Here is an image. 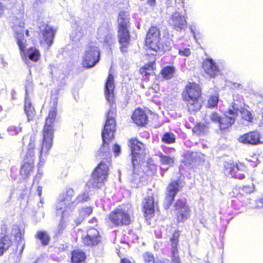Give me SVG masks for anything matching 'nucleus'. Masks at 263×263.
Here are the masks:
<instances>
[{"label": "nucleus", "mask_w": 263, "mask_h": 263, "mask_svg": "<svg viewBox=\"0 0 263 263\" xmlns=\"http://www.w3.org/2000/svg\"><path fill=\"white\" fill-rule=\"evenodd\" d=\"M114 78L112 74L109 73L105 86V95L107 101L110 103V108L107 112L106 120L102 132L103 144L100 149L96 153L97 159L102 160L92 172L91 178L87 183L88 187L100 189L107 180L109 174L110 154L108 144L112 140L115 131L116 110L113 106L114 100Z\"/></svg>", "instance_id": "1"}, {"label": "nucleus", "mask_w": 263, "mask_h": 263, "mask_svg": "<svg viewBox=\"0 0 263 263\" xmlns=\"http://www.w3.org/2000/svg\"><path fill=\"white\" fill-rule=\"evenodd\" d=\"M57 101H54L53 107L49 110L43 129V139L41 148L40 149V161L39 163V165L41 166H43L44 164L46 156L52 145L54 122L57 114Z\"/></svg>", "instance_id": "2"}, {"label": "nucleus", "mask_w": 263, "mask_h": 263, "mask_svg": "<svg viewBox=\"0 0 263 263\" xmlns=\"http://www.w3.org/2000/svg\"><path fill=\"white\" fill-rule=\"evenodd\" d=\"M129 146L131 149L133 167V173L130 179L135 184L133 185L135 187L138 186L143 174L141 166L144 156L145 145L137 139H131L129 141Z\"/></svg>", "instance_id": "3"}, {"label": "nucleus", "mask_w": 263, "mask_h": 263, "mask_svg": "<svg viewBox=\"0 0 263 263\" xmlns=\"http://www.w3.org/2000/svg\"><path fill=\"white\" fill-rule=\"evenodd\" d=\"M74 195V190L71 188H67L59 196L57 201L59 213L66 214L68 211L71 213L79 203L86 201L89 199L88 193L84 192L72 200Z\"/></svg>", "instance_id": "4"}, {"label": "nucleus", "mask_w": 263, "mask_h": 263, "mask_svg": "<svg viewBox=\"0 0 263 263\" xmlns=\"http://www.w3.org/2000/svg\"><path fill=\"white\" fill-rule=\"evenodd\" d=\"M201 89L198 84L195 83H188L182 91L183 100L186 103L190 112H196L201 108V105L199 100L201 96Z\"/></svg>", "instance_id": "5"}, {"label": "nucleus", "mask_w": 263, "mask_h": 263, "mask_svg": "<svg viewBox=\"0 0 263 263\" xmlns=\"http://www.w3.org/2000/svg\"><path fill=\"white\" fill-rule=\"evenodd\" d=\"M118 39L122 52H126L130 43V34L128 30L129 21L125 12H120L118 19Z\"/></svg>", "instance_id": "6"}, {"label": "nucleus", "mask_w": 263, "mask_h": 263, "mask_svg": "<svg viewBox=\"0 0 263 263\" xmlns=\"http://www.w3.org/2000/svg\"><path fill=\"white\" fill-rule=\"evenodd\" d=\"M108 219L116 227L129 224L132 221L130 211L125 206H119L109 214Z\"/></svg>", "instance_id": "7"}, {"label": "nucleus", "mask_w": 263, "mask_h": 263, "mask_svg": "<svg viewBox=\"0 0 263 263\" xmlns=\"http://www.w3.org/2000/svg\"><path fill=\"white\" fill-rule=\"evenodd\" d=\"M100 60V51L93 43L88 44L85 47L82 64L84 67L90 68L94 67Z\"/></svg>", "instance_id": "8"}, {"label": "nucleus", "mask_w": 263, "mask_h": 263, "mask_svg": "<svg viewBox=\"0 0 263 263\" xmlns=\"http://www.w3.org/2000/svg\"><path fill=\"white\" fill-rule=\"evenodd\" d=\"M239 105L233 103L231 107L226 111L223 116L221 117L219 127L221 129H226L230 127L235 122V119L238 116Z\"/></svg>", "instance_id": "9"}, {"label": "nucleus", "mask_w": 263, "mask_h": 263, "mask_svg": "<svg viewBox=\"0 0 263 263\" xmlns=\"http://www.w3.org/2000/svg\"><path fill=\"white\" fill-rule=\"evenodd\" d=\"M14 26L13 27V30L15 32V37L17 40V43L20 50L22 52L25 51L26 40L24 39V22L23 14L21 13L18 18H16L14 22Z\"/></svg>", "instance_id": "10"}, {"label": "nucleus", "mask_w": 263, "mask_h": 263, "mask_svg": "<svg viewBox=\"0 0 263 263\" xmlns=\"http://www.w3.org/2000/svg\"><path fill=\"white\" fill-rule=\"evenodd\" d=\"M183 185H181L178 180L171 181L167 185L166 191V197L164 201V206L165 209H168L176 194L180 191Z\"/></svg>", "instance_id": "11"}, {"label": "nucleus", "mask_w": 263, "mask_h": 263, "mask_svg": "<svg viewBox=\"0 0 263 263\" xmlns=\"http://www.w3.org/2000/svg\"><path fill=\"white\" fill-rule=\"evenodd\" d=\"M174 208L177 211L176 216L178 221H184L190 217L191 210L186 204L185 198L178 199L174 204Z\"/></svg>", "instance_id": "12"}, {"label": "nucleus", "mask_w": 263, "mask_h": 263, "mask_svg": "<svg viewBox=\"0 0 263 263\" xmlns=\"http://www.w3.org/2000/svg\"><path fill=\"white\" fill-rule=\"evenodd\" d=\"M160 40V30L156 27H152L147 33L145 44L149 49L154 51L156 49H158V45Z\"/></svg>", "instance_id": "13"}, {"label": "nucleus", "mask_w": 263, "mask_h": 263, "mask_svg": "<svg viewBox=\"0 0 263 263\" xmlns=\"http://www.w3.org/2000/svg\"><path fill=\"white\" fill-rule=\"evenodd\" d=\"M168 24L177 31L184 30L187 27V22L185 14H181L180 12L175 11L169 17Z\"/></svg>", "instance_id": "14"}, {"label": "nucleus", "mask_w": 263, "mask_h": 263, "mask_svg": "<svg viewBox=\"0 0 263 263\" xmlns=\"http://www.w3.org/2000/svg\"><path fill=\"white\" fill-rule=\"evenodd\" d=\"M40 42L42 46L47 49L52 45L55 31L48 25L40 27Z\"/></svg>", "instance_id": "15"}, {"label": "nucleus", "mask_w": 263, "mask_h": 263, "mask_svg": "<svg viewBox=\"0 0 263 263\" xmlns=\"http://www.w3.org/2000/svg\"><path fill=\"white\" fill-rule=\"evenodd\" d=\"M34 156L32 149L28 151L20 170V174L24 178L27 177L33 171Z\"/></svg>", "instance_id": "16"}, {"label": "nucleus", "mask_w": 263, "mask_h": 263, "mask_svg": "<svg viewBox=\"0 0 263 263\" xmlns=\"http://www.w3.org/2000/svg\"><path fill=\"white\" fill-rule=\"evenodd\" d=\"M202 68L210 78H215L220 74V70L216 63L211 58L205 59L202 64Z\"/></svg>", "instance_id": "17"}, {"label": "nucleus", "mask_w": 263, "mask_h": 263, "mask_svg": "<svg viewBox=\"0 0 263 263\" xmlns=\"http://www.w3.org/2000/svg\"><path fill=\"white\" fill-rule=\"evenodd\" d=\"M83 242L86 246L97 245L100 240L98 231L93 228H90L87 232L86 235L82 237Z\"/></svg>", "instance_id": "18"}, {"label": "nucleus", "mask_w": 263, "mask_h": 263, "mask_svg": "<svg viewBox=\"0 0 263 263\" xmlns=\"http://www.w3.org/2000/svg\"><path fill=\"white\" fill-rule=\"evenodd\" d=\"M12 234L14 235L15 240L17 243V248L18 249L19 246H21L20 254H22L25 246L24 237L25 230L18 225H14L12 227Z\"/></svg>", "instance_id": "19"}, {"label": "nucleus", "mask_w": 263, "mask_h": 263, "mask_svg": "<svg viewBox=\"0 0 263 263\" xmlns=\"http://www.w3.org/2000/svg\"><path fill=\"white\" fill-rule=\"evenodd\" d=\"M239 141L244 144H257L260 143V134L257 132H251L239 137Z\"/></svg>", "instance_id": "20"}, {"label": "nucleus", "mask_w": 263, "mask_h": 263, "mask_svg": "<svg viewBox=\"0 0 263 263\" xmlns=\"http://www.w3.org/2000/svg\"><path fill=\"white\" fill-rule=\"evenodd\" d=\"M155 203L154 198L148 196L144 199L143 202V209L145 216L151 218L154 213Z\"/></svg>", "instance_id": "21"}, {"label": "nucleus", "mask_w": 263, "mask_h": 263, "mask_svg": "<svg viewBox=\"0 0 263 263\" xmlns=\"http://www.w3.org/2000/svg\"><path fill=\"white\" fill-rule=\"evenodd\" d=\"M132 119L136 124L139 126H144L148 121L147 116L141 109H137L135 110L132 116Z\"/></svg>", "instance_id": "22"}, {"label": "nucleus", "mask_w": 263, "mask_h": 263, "mask_svg": "<svg viewBox=\"0 0 263 263\" xmlns=\"http://www.w3.org/2000/svg\"><path fill=\"white\" fill-rule=\"evenodd\" d=\"M55 206L57 216H60L61 217V220L58 226L57 230L56 231V235H60L63 232V231L66 227V219L70 215L71 213L68 211L66 214H65L64 213L62 214L59 213L58 211V203L56 202Z\"/></svg>", "instance_id": "23"}, {"label": "nucleus", "mask_w": 263, "mask_h": 263, "mask_svg": "<svg viewBox=\"0 0 263 263\" xmlns=\"http://www.w3.org/2000/svg\"><path fill=\"white\" fill-rule=\"evenodd\" d=\"M240 170V166L234 163L225 162L224 164V174L226 176L232 177L236 171Z\"/></svg>", "instance_id": "24"}, {"label": "nucleus", "mask_w": 263, "mask_h": 263, "mask_svg": "<svg viewBox=\"0 0 263 263\" xmlns=\"http://www.w3.org/2000/svg\"><path fill=\"white\" fill-rule=\"evenodd\" d=\"M24 111L27 117L28 121L32 120L35 116V110L32 106L30 98L25 99Z\"/></svg>", "instance_id": "25"}, {"label": "nucleus", "mask_w": 263, "mask_h": 263, "mask_svg": "<svg viewBox=\"0 0 263 263\" xmlns=\"http://www.w3.org/2000/svg\"><path fill=\"white\" fill-rule=\"evenodd\" d=\"M92 212L91 206L83 208L79 211V215L75 219V222L77 225L80 224L84 219V218L89 216Z\"/></svg>", "instance_id": "26"}, {"label": "nucleus", "mask_w": 263, "mask_h": 263, "mask_svg": "<svg viewBox=\"0 0 263 263\" xmlns=\"http://www.w3.org/2000/svg\"><path fill=\"white\" fill-rule=\"evenodd\" d=\"M109 32V27L107 23H103L98 28L97 37L98 40L104 39L105 35Z\"/></svg>", "instance_id": "27"}, {"label": "nucleus", "mask_w": 263, "mask_h": 263, "mask_svg": "<svg viewBox=\"0 0 263 263\" xmlns=\"http://www.w3.org/2000/svg\"><path fill=\"white\" fill-rule=\"evenodd\" d=\"M173 42L172 41L169 39H165L163 44L160 42L158 45V49H156L155 52H164L166 51H169L171 48Z\"/></svg>", "instance_id": "28"}, {"label": "nucleus", "mask_w": 263, "mask_h": 263, "mask_svg": "<svg viewBox=\"0 0 263 263\" xmlns=\"http://www.w3.org/2000/svg\"><path fill=\"white\" fill-rule=\"evenodd\" d=\"M86 258L85 253L80 250H74L72 253L71 261L72 263H80Z\"/></svg>", "instance_id": "29"}, {"label": "nucleus", "mask_w": 263, "mask_h": 263, "mask_svg": "<svg viewBox=\"0 0 263 263\" xmlns=\"http://www.w3.org/2000/svg\"><path fill=\"white\" fill-rule=\"evenodd\" d=\"M208 127L203 123H197L193 128V132L198 135L202 136L205 135L208 132Z\"/></svg>", "instance_id": "30"}, {"label": "nucleus", "mask_w": 263, "mask_h": 263, "mask_svg": "<svg viewBox=\"0 0 263 263\" xmlns=\"http://www.w3.org/2000/svg\"><path fill=\"white\" fill-rule=\"evenodd\" d=\"M26 56L29 60L36 62L40 59L41 55L38 49L31 47L26 51Z\"/></svg>", "instance_id": "31"}, {"label": "nucleus", "mask_w": 263, "mask_h": 263, "mask_svg": "<svg viewBox=\"0 0 263 263\" xmlns=\"http://www.w3.org/2000/svg\"><path fill=\"white\" fill-rule=\"evenodd\" d=\"M25 99H30L32 96L33 90V84L31 78L27 79L25 84Z\"/></svg>", "instance_id": "32"}, {"label": "nucleus", "mask_w": 263, "mask_h": 263, "mask_svg": "<svg viewBox=\"0 0 263 263\" xmlns=\"http://www.w3.org/2000/svg\"><path fill=\"white\" fill-rule=\"evenodd\" d=\"M35 237L41 241L43 245L46 246L48 244L50 236L47 232L44 231H37Z\"/></svg>", "instance_id": "33"}, {"label": "nucleus", "mask_w": 263, "mask_h": 263, "mask_svg": "<svg viewBox=\"0 0 263 263\" xmlns=\"http://www.w3.org/2000/svg\"><path fill=\"white\" fill-rule=\"evenodd\" d=\"M179 236V232H175L171 238V246L172 254L178 253V237Z\"/></svg>", "instance_id": "34"}, {"label": "nucleus", "mask_w": 263, "mask_h": 263, "mask_svg": "<svg viewBox=\"0 0 263 263\" xmlns=\"http://www.w3.org/2000/svg\"><path fill=\"white\" fill-rule=\"evenodd\" d=\"M175 71V69L173 66H167L162 69L161 73L164 79H170L174 76Z\"/></svg>", "instance_id": "35"}, {"label": "nucleus", "mask_w": 263, "mask_h": 263, "mask_svg": "<svg viewBox=\"0 0 263 263\" xmlns=\"http://www.w3.org/2000/svg\"><path fill=\"white\" fill-rule=\"evenodd\" d=\"M11 245V241L7 238L0 239V256L6 251Z\"/></svg>", "instance_id": "36"}, {"label": "nucleus", "mask_w": 263, "mask_h": 263, "mask_svg": "<svg viewBox=\"0 0 263 263\" xmlns=\"http://www.w3.org/2000/svg\"><path fill=\"white\" fill-rule=\"evenodd\" d=\"M162 141L166 144H171L175 142V136L174 134L171 132H166L163 135Z\"/></svg>", "instance_id": "37"}, {"label": "nucleus", "mask_w": 263, "mask_h": 263, "mask_svg": "<svg viewBox=\"0 0 263 263\" xmlns=\"http://www.w3.org/2000/svg\"><path fill=\"white\" fill-rule=\"evenodd\" d=\"M83 35V33L82 31L81 28L80 26H77L76 29L71 32L70 37L72 41L77 42L79 41Z\"/></svg>", "instance_id": "38"}, {"label": "nucleus", "mask_w": 263, "mask_h": 263, "mask_svg": "<svg viewBox=\"0 0 263 263\" xmlns=\"http://www.w3.org/2000/svg\"><path fill=\"white\" fill-rule=\"evenodd\" d=\"M7 132L11 136H16L22 131V126L21 125H11L7 128Z\"/></svg>", "instance_id": "39"}, {"label": "nucleus", "mask_w": 263, "mask_h": 263, "mask_svg": "<svg viewBox=\"0 0 263 263\" xmlns=\"http://www.w3.org/2000/svg\"><path fill=\"white\" fill-rule=\"evenodd\" d=\"M241 113V118L243 120L247 121L248 122H251L253 119V117L251 112L247 109L244 108H240L239 107L238 112Z\"/></svg>", "instance_id": "40"}, {"label": "nucleus", "mask_w": 263, "mask_h": 263, "mask_svg": "<svg viewBox=\"0 0 263 263\" xmlns=\"http://www.w3.org/2000/svg\"><path fill=\"white\" fill-rule=\"evenodd\" d=\"M219 101L218 95L216 93L211 95L208 100V106L209 108L215 107L217 106Z\"/></svg>", "instance_id": "41"}, {"label": "nucleus", "mask_w": 263, "mask_h": 263, "mask_svg": "<svg viewBox=\"0 0 263 263\" xmlns=\"http://www.w3.org/2000/svg\"><path fill=\"white\" fill-rule=\"evenodd\" d=\"M191 157L192 161L195 162L203 161L204 160V155L200 152H192Z\"/></svg>", "instance_id": "42"}, {"label": "nucleus", "mask_w": 263, "mask_h": 263, "mask_svg": "<svg viewBox=\"0 0 263 263\" xmlns=\"http://www.w3.org/2000/svg\"><path fill=\"white\" fill-rule=\"evenodd\" d=\"M175 4H176V10L175 11H178L179 12H182V10L184 12V14H185L186 9L185 8L184 2V0H175Z\"/></svg>", "instance_id": "43"}, {"label": "nucleus", "mask_w": 263, "mask_h": 263, "mask_svg": "<svg viewBox=\"0 0 263 263\" xmlns=\"http://www.w3.org/2000/svg\"><path fill=\"white\" fill-rule=\"evenodd\" d=\"M160 158V161L163 164L172 165L174 163L173 158L171 157L165 156L161 154Z\"/></svg>", "instance_id": "44"}, {"label": "nucleus", "mask_w": 263, "mask_h": 263, "mask_svg": "<svg viewBox=\"0 0 263 263\" xmlns=\"http://www.w3.org/2000/svg\"><path fill=\"white\" fill-rule=\"evenodd\" d=\"M209 117L211 121L215 123L218 124L219 126L221 117L220 116L217 112H213L209 115Z\"/></svg>", "instance_id": "45"}, {"label": "nucleus", "mask_w": 263, "mask_h": 263, "mask_svg": "<svg viewBox=\"0 0 263 263\" xmlns=\"http://www.w3.org/2000/svg\"><path fill=\"white\" fill-rule=\"evenodd\" d=\"M143 259L146 263H155L154 256L153 254L150 252H146L143 255Z\"/></svg>", "instance_id": "46"}, {"label": "nucleus", "mask_w": 263, "mask_h": 263, "mask_svg": "<svg viewBox=\"0 0 263 263\" xmlns=\"http://www.w3.org/2000/svg\"><path fill=\"white\" fill-rule=\"evenodd\" d=\"M154 64L155 62H153L149 63L147 65H145L144 67L140 69V72L142 74L144 73V74L145 75L149 74V73L147 72L146 70H153Z\"/></svg>", "instance_id": "47"}, {"label": "nucleus", "mask_w": 263, "mask_h": 263, "mask_svg": "<svg viewBox=\"0 0 263 263\" xmlns=\"http://www.w3.org/2000/svg\"><path fill=\"white\" fill-rule=\"evenodd\" d=\"M178 53L181 56L188 57L191 54V50L188 48L181 47L178 49Z\"/></svg>", "instance_id": "48"}, {"label": "nucleus", "mask_w": 263, "mask_h": 263, "mask_svg": "<svg viewBox=\"0 0 263 263\" xmlns=\"http://www.w3.org/2000/svg\"><path fill=\"white\" fill-rule=\"evenodd\" d=\"M101 42H104L106 43L108 45H110L113 43V38L112 35L110 34L109 32L105 35L104 39H101Z\"/></svg>", "instance_id": "49"}, {"label": "nucleus", "mask_w": 263, "mask_h": 263, "mask_svg": "<svg viewBox=\"0 0 263 263\" xmlns=\"http://www.w3.org/2000/svg\"><path fill=\"white\" fill-rule=\"evenodd\" d=\"M239 166H240V167H243L242 165H241ZM240 172H241V168H240V170L236 171L234 173V175L232 177H234V178H237L239 179H243V178H245V175L241 173Z\"/></svg>", "instance_id": "50"}, {"label": "nucleus", "mask_w": 263, "mask_h": 263, "mask_svg": "<svg viewBox=\"0 0 263 263\" xmlns=\"http://www.w3.org/2000/svg\"><path fill=\"white\" fill-rule=\"evenodd\" d=\"M172 263H181L178 253L172 254Z\"/></svg>", "instance_id": "51"}, {"label": "nucleus", "mask_w": 263, "mask_h": 263, "mask_svg": "<svg viewBox=\"0 0 263 263\" xmlns=\"http://www.w3.org/2000/svg\"><path fill=\"white\" fill-rule=\"evenodd\" d=\"M254 190V187L253 185L249 186V185H246L244 186L243 187L242 190L247 193H250L251 192H253Z\"/></svg>", "instance_id": "52"}, {"label": "nucleus", "mask_w": 263, "mask_h": 263, "mask_svg": "<svg viewBox=\"0 0 263 263\" xmlns=\"http://www.w3.org/2000/svg\"><path fill=\"white\" fill-rule=\"evenodd\" d=\"M113 151L116 155H118L121 151L120 146L117 144H115L114 145Z\"/></svg>", "instance_id": "53"}, {"label": "nucleus", "mask_w": 263, "mask_h": 263, "mask_svg": "<svg viewBox=\"0 0 263 263\" xmlns=\"http://www.w3.org/2000/svg\"><path fill=\"white\" fill-rule=\"evenodd\" d=\"M35 140V137L34 136H31L30 137V143L29 144V148L28 149V151L29 149H32L33 150V152H34V149H33V148H34V144L32 143V142H34V141Z\"/></svg>", "instance_id": "54"}, {"label": "nucleus", "mask_w": 263, "mask_h": 263, "mask_svg": "<svg viewBox=\"0 0 263 263\" xmlns=\"http://www.w3.org/2000/svg\"><path fill=\"white\" fill-rule=\"evenodd\" d=\"M6 230H7V227L6 225H3L2 227V231H4V236L3 237H2V238L1 239H2V238H7L9 240H10L9 239V238L6 236Z\"/></svg>", "instance_id": "55"}, {"label": "nucleus", "mask_w": 263, "mask_h": 263, "mask_svg": "<svg viewBox=\"0 0 263 263\" xmlns=\"http://www.w3.org/2000/svg\"><path fill=\"white\" fill-rule=\"evenodd\" d=\"M147 4L151 7H154L156 5V0H147Z\"/></svg>", "instance_id": "56"}, {"label": "nucleus", "mask_w": 263, "mask_h": 263, "mask_svg": "<svg viewBox=\"0 0 263 263\" xmlns=\"http://www.w3.org/2000/svg\"><path fill=\"white\" fill-rule=\"evenodd\" d=\"M42 186H38L37 189V195L41 197L42 195Z\"/></svg>", "instance_id": "57"}, {"label": "nucleus", "mask_w": 263, "mask_h": 263, "mask_svg": "<svg viewBox=\"0 0 263 263\" xmlns=\"http://www.w3.org/2000/svg\"><path fill=\"white\" fill-rule=\"evenodd\" d=\"M5 9V7L0 3V16L2 15Z\"/></svg>", "instance_id": "58"}, {"label": "nucleus", "mask_w": 263, "mask_h": 263, "mask_svg": "<svg viewBox=\"0 0 263 263\" xmlns=\"http://www.w3.org/2000/svg\"><path fill=\"white\" fill-rule=\"evenodd\" d=\"M1 65H2V67H5L6 66H7V64H7V62H6L4 60V59H1Z\"/></svg>", "instance_id": "59"}, {"label": "nucleus", "mask_w": 263, "mask_h": 263, "mask_svg": "<svg viewBox=\"0 0 263 263\" xmlns=\"http://www.w3.org/2000/svg\"><path fill=\"white\" fill-rule=\"evenodd\" d=\"M121 263H132L129 260L126 258L121 259Z\"/></svg>", "instance_id": "60"}, {"label": "nucleus", "mask_w": 263, "mask_h": 263, "mask_svg": "<svg viewBox=\"0 0 263 263\" xmlns=\"http://www.w3.org/2000/svg\"><path fill=\"white\" fill-rule=\"evenodd\" d=\"M0 138L4 139L5 138V134H0Z\"/></svg>", "instance_id": "61"}, {"label": "nucleus", "mask_w": 263, "mask_h": 263, "mask_svg": "<svg viewBox=\"0 0 263 263\" xmlns=\"http://www.w3.org/2000/svg\"><path fill=\"white\" fill-rule=\"evenodd\" d=\"M166 5L167 6L170 5L171 4V0H166Z\"/></svg>", "instance_id": "62"}, {"label": "nucleus", "mask_w": 263, "mask_h": 263, "mask_svg": "<svg viewBox=\"0 0 263 263\" xmlns=\"http://www.w3.org/2000/svg\"><path fill=\"white\" fill-rule=\"evenodd\" d=\"M26 35L28 36H29V31L28 30H26Z\"/></svg>", "instance_id": "63"}, {"label": "nucleus", "mask_w": 263, "mask_h": 263, "mask_svg": "<svg viewBox=\"0 0 263 263\" xmlns=\"http://www.w3.org/2000/svg\"><path fill=\"white\" fill-rule=\"evenodd\" d=\"M260 202L263 204V197L260 199Z\"/></svg>", "instance_id": "64"}]
</instances>
